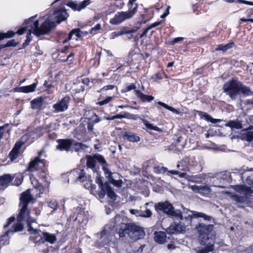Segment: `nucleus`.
<instances>
[{"label": "nucleus", "mask_w": 253, "mask_h": 253, "mask_svg": "<svg viewBox=\"0 0 253 253\" xmlns=\"http://www.w3.org/2000/svg\"><path fill=\"white\" fill-rule=\"evenodd\" d=\"M199 234V240L203 248L197 250V253H210L214 249L215 233L213 230V226L211 224L205 225L199 224L196 227Z\"/></svg>", "instance_id": "f257e3e1"}, {"label": "nucleus", "mask_w": 253, "mask_h": 253, "mask_svg": "<svg viewBox=\"0 0 253 253\" xmlns=\"http://www.w3.org/2000/svg\"><path fill=\"white\" fill-rule=\"evenodd\" d=\"M35 199L30 194V190H28L22 193L20 197V203L19 207H20V212L17 217L18 222L15 224L10 231L6 232V234L8 232H15L22 231L23 229V225L21 222L25 221L27 222L28 226L31 225L30 222L32 220L30 216V211L27 208V206L30 202H33Z\"/></svg>", "instance_id": "f03ea898"}, {"label": "nucleus", "mask_w": 253, "mask_h": 253, "mask_svg": "<svg viewBox=\"0 0 253 253\" xmlns=\"http://www.w3.org/2000/svg\"><path fill=\"white\" fill-rule=\"evenodd\" d=\"M224 92L228 95L232 100L240 98V93L244 96L253 95V92L251 89L243 85L241 83L232 80L226 82L223 86Z\"/></svg>", "instance_id": "7ed1b4c3"}, {"label": "nucleus", "mask_w": 253, "mask_h": 253, "mask_svg": "<svg viewBox=\"0 0 253 253\" xmlns=\"http://www.w3.org/2000/svg\"><path fill=\"white\" fill-rule=\"evenodd\" d=\"M118 233L120 237H124L126 235L133 240L141 238L145 235L142 227L134 223H121L119 225Z\"/></svg>", "instance_id": "20e7f679"}, {"label": "nucleus", "mask_w": 253, "mask_h": 253, "mask_svg": "<svg viewBox=\"0 0 253 253\" xmlns=\"http://www.w3.org/2000/svg\"><path fill=\"white\" fill-rule=\"evenodd\" d=\"M55 26L54 23L49 21L48 19L45 20L40 26L39 21H35L31 25V28L29 30V33L27 36V41L30 42L32 40V38L30 37L31 33L38 37L45 35L48 33Z\"/></svg>", "instance_id": "39448f33"}, {"label": "nucleus", "mask_w": 253, "mask_h": 253, "mask_svg": "<svg viewBox=\"0 0 253 253\" xmlns=\"http://www.w3.org/2000/svg\"><path fill=\"white\" fill-rule=\"evenodd\" d=\"M234 189L240 194L231 195V199L236 203H245L248 196L253 192V190L251 187L245 185H235Z\"/></svg>", "instance_id": "423d86ee"}, {"label": "nucleus", "mask_w": 253, "mask_h": 253, "mask_svg": "<svg viewBox=\"0 0 253 253\" xmlns=\"http://www.w3.org/2000/svg\"><path fill=\"white\" fill-rule=\"evenodd\" d=\"M155 209L157 211H161L167 215L175 216H182V212L180 210H175L172 204L168 201L165 202H159L155 205Z\"/></svg>", "instance_id": "0eeeda50"}, {"label": "nucleus", "mask_w": 253, "mask_h": 253, "mask_svg": "<svg viewBox=\"0 0 253 253\" xmlns=\"http://www.w3.org/2000/svg\"><path fill=\"white\" fill-rule=\"evenodd\" d=\"M98 235H100V239H102V242L105 245H109L113 239L114 232L112 229L110 228L109 226L106 225Z\"/></svg>", "instance_id": "6e6552de"}, {"label": "nucleus", "mask_w": 253, "mask_h": 253, "mask_svg": "<svg viewBox=\"0 0 253 253\" xmlns=\"http://www.w3.org/2000/svg\"><path fill=\"white\" fill-rule=\"evenodd\" d=\"M188 187L194 192L199 193L203 196H207L211 192V186L207 184L198 185L189 184Z\"/></svg>", "instance_id": "1a4fd4ad"}, {"label": "nucleus", "mask_w": 253, "mask_h": 253, "mask_svg": "<svg viewBox=\"0 0 253 253\" xmlns=\"http://www.w3.org/2000/svg\"><path fill=\"white\" fill-rule=\"evenodd\" d=\"M29 231L30 232L31 236L30 239L36 244L43 243V239L42 238V232L40 234V231L34 229L31 225L29 226Z\"/></svg>", "instance_id": "9d476101"}, {"label": "nucleus", "mask_w": 253, "mask_h": 253, "mask_svg": "<svg viewBox=\"0 0 253 253\" xmlns=\"http://www.w3.org/2000/svg\"><path fill=\"white\" fill-rule=\"evenodd\" d=\"M129 18L125 11L117 12L115 16L110 20V23L113 25H117Z\"/></svg>", "instance_id": "9b49d317"}, {"label": "nucleus", "mask_w": 253, "mask_h": 253, "mask_svg": "<svg viewBox=\"0 0 253 253\" xmlns=\"http://www.w3.org/2000/svg\"><path fill=\"white\" fill-rule=\"evenodd\" d=\"M74 140L67 139H59L57 140L58 143L56 146L57 149L63 151L64 150L66 152L69 151L71 146L73 144Z\"/></svg>", "instance_id": "f8f14e48"}, {"label": "nucleus", "mask_w": 253, "mask_h": 253, "mask_svg": "<svg viewBox=\"0 0 253 253\" xmlns=\"http://www.w3.org/2000/svg\"><path fill=\"white\" fill-rule=\"evenodd\" d=\"M69 98L65 97L62 98L60 101L55 104L53 107L57 112H63L67 110L68 107Z\"/></svg>", "instance_id": "ddd939ff"}, {"label": "nucleus", "mask_w": 253, "mask_h": 253, "mask_svg": "<svg viewBox=\"0 0 253 253\" xmlns=\"http://www.w3.org/2000/svg\"><path fill=\"white\" fill-rule=\"evenodd\" d=\"M185 229V227L181 223L174 222L167 228V231L169 234H176L183 232Z\"/></svg>", "instance_id": "4468645a"}, {"label": "nucleus", "mask_w": 253, "mask_h": 253, "mask_svg": "<svg viewBox=\"0 0 253 253\" xmlns=\"http://www.w3.org/2000/svg\"><path fill=\"white\" fill-rule=\"evenodd\" d=\"M136 0H129L127 4L128 10L125 11L129 19L132 18L136 13L138 4L135 3Z\"/></svg>", "instance_id": "2eb2a0df"}, {"label": "nucleus", "mask_w": 253, "mask_h": 253, "mask_svg": "<svg viewBox=\"0 0 253 253\" xmlns=\"http://www.w3.org/2000/svg\"><path fill=\"white\" fill-rule=\"evenodd\" d=\"M54 18L55 19V22H54V24H59L62 21L65 20L68 17V14L66 11L64 9H61L54 12L53 13ZM49 21L50 20H48ZM50 22H51L50 21ZM53 22V21H52ZM56 26V24H55Z\"/></svg>", "instance_id": "dca6fc26"}, {"label": "nucleus", "mask_w": 253, "mask_h": 253, "mask_svg": "<svg viewBox=\"0 0 253 253\" xmlns=\"http://www.w3.org/2000/svg\"><path fill=\"white\" fill-rule=\"evenodd\" d=\"M240 134V138L242 139L246 140L248 141L253 140V126L242 130Z\"/></svg>", "instance_id": "f3484780"}, {"label": "nucleus", "mask_w": 253, "mask_h": 253, "mask_svg": "<svg viewBox=\"0 0 253 253\" xmlns=\"http://www.w3.org/2000/svg\"><path fill=\"white\" fill-rule=\"evenodd\" d=\"M44 153L43 149H42L38 154V156L36 157L33 161L30 162L29 166L27 168V170L33 171L37 169V167L39 165V163L42 162V160L40 159L41 155Z\"/></svg>", "instance_id": "a211bd4d"}, {"label": "nucleus", "mask_w": 253, "mask_h": 253, "mask_svg": "<svg viewBox=\"0 0 253 253\" xmlns=\"http://www.w3.org/2000/svg\"><path fill=\"white\" fill-rule=\"evenodd\" d=\"M100 193L103 196H104L107 194L110 198L114 200L116 199L117 197L115 193L113 190L112 188L108 182H105V188L102 190L100 191Z\"/></svg>", "instance_id": "6ab92c4d"}, {"label": "nucleus", "mask_w": 253, "mask_h": 253, "mask_svg": "<svg viewBox=\"0 0 253 253\" xmlns=\"http://www.w3.org/2000/svg\"><path fill=\"white\" fill-rule=\"evenodd\" d=\"M86 158L87 160L86 165L87 168L91 169L93 172H97L99 168L96 166V161L94 156L87 155Z\"/></svg>", "instance_id": "aec40b11"}, {"label": "nucleus", "mask_w": 253, "mask_h": 253, "mask_svg": "<svg viewBox=\"0 0 253 253\" xmlns=\"http://www.w3.org/2000/svg\"><path fill=\"white\" fill-rule=\"evenodd\" d=\"M124 139H126L128 141L132 142H137L140 141V137L134 133H130L129 132H125L123 135Z\"/></svg>", "instance_id": "412c9836"}, {"label": "nucleus", "mask_w": 253, "mask_h": 253, "mask_svg": "<svg viewBox=\"0 0 253 253\" xmlns=\"http://www.w3.org/2000/svg\"><path fill=\"white\" fill-rule=\"evenodd\" d=\"M42 238L43 243L47 242L51 244H54L57 240L55 234L48 232H42Z\"/></svg>", "instance_id": "4be33fe9"}, {"label": "nucleus", "mask_w": 253, "mask_h": 253, "mask_svg": "<svg viewBox=\"0 0 253 253\" xmlns=\"http://www.w3.org/2000/svg\"><path fill=\"white\" fill-rule=\"evenodd\" d=\"M155 241L160 244H163L167 241V236L165 232L163 231L156 232L154 234Z\"/></svg>", "instance_id": "5701e85b"}, {"label": "nucleus", "mask_w": 253, "mask_h": 253, "mask_svg": "<svg viewBox=\"0 0 253 253\" xmlns=\"http://www.w3.org/2000/svg\"><path fill=\"white\" fill-rule=\"evenodd\" d=\"M15 176H11L9 174H5L0 176V185L7 187L8 184L11 182L13 178Z\"/></svg>", "instance_id": "b1692460"}, {"label": "nucleus", "mask_w": 253, "mask_h": 253, "mask_svg": "<svg viewBox=\"0 0 253 253\" xmlns=\"http://www.w3.org/2000/svg\"><path fill=\"white\" fill-rule=\"evenodd\" d=\"M37 86V83H35L30 85L20 87L18 91L24 93H29L35 91Z\"/></svg>", "instance_id": "393cba45"}, {"label": "nucleus", "mask_w": 253, "mask_h": 253, "mask_svg": "<svg viewBox=\"0 0 253 253\" xmlns=\"http://www.w3.org/2000/svg\"><path fill=\"white\" fill-rule=\"evenodd\" d=\"M136 95L141 100V101L150 102L154 99V97L151 95H147L141 92L138 90H135Z\"/></svg>", "instance_id": "a878e982"}, {"label": "nucleus", "mask_w": 253, "mask_h": 253, "mask_svg": "<svg viewBox=\"0 0 253 253\" xmlns=\"http://www.w3.org/2000/svg\"><path fill=\"white\" fill-rule=\"evenodd\" d=\"M43 100L41 97L37 98L31 101L33 109H41L42 106Z\"/></svg>", "instance_id": "bb28decb"}, {"label": "nucleus", "mask_w": 253, "mask_h": 253, "mask_svg": "<svg viewBox=\"0 0 253 253\" xmlns=\"http://www.w3.org/2000/svg\"><path fill=\"white\" fill-rule=\"evenodd\" d=\"M226 126L230 127L232 129L233 128L240 129L242 127L241 123L236 121H230L228 123Z\"/></svg>", "instance_id": "cd10ccee"}, {"label": "nucleus", "mask_w": 253, "mask_h": 253, "mask_svg": "<svg viewBox=\"0 0 253 253\" xmlns=\"http://www.w3.org/2000/svg\"><path fill=\"white\" fill-rule=\"evenodd\" d=\"M73 145L74 147V150L76 152H79L80 150H85L87 146L81 142H75L74 141Z\"/></svg>", "instance_id": "c85d7f7f"}, {"label": "nucleus", "mask_w": 253, "mask_h": 253, "mask_svg": "<svg viewBox=\"0 0 253 253\" xmlns=\"http://www.w3.org/2000/svg\"><path fill=\"white\" fill-rule=\"evenodd\" d=\"M192 213V216L194 217L199 218L202 217L207 220H210L211 219V217L210 216H208L206 215L205 213L202 212H199L197 211H191Z\"/></svg>", "instance_id": "c756f323"}, {"label": "nucleus", "mask_w": 253, "mask_h": 253, "mask_svg": "<svg viewBox=\"0 0 253 253\" xmlns=\"http://www.w3.org/2000/svg\"><path fill=\"white\" fill-rule=\"evenodd\" d=\"M158 104L176 114H179L180 113L179 112L178 110H177L176 109H175V108H174L171 106H169L162 102L159 101L158 102Z\"/></svg>", "instance_id": "7c9ffc66"}, {"label": "nucleus", "mask_w": 253, "mask_h": 253, "mask_svg": "<svg viewBox=\"0 0 253 253\" xmlns=\"http://www.w3.org/2000/svg\"><path fill=\"white\" fill-rule=\"evenodd\" d=\"M81 31L79 29H75L73 30L69 34L68 38L67 40H65L64 42H66L67 41L70 40L72 38V36L73 34H76L77 37L79 38L81 37V35L80 34Z\"/></svg>", "instance_id": "2f4dec72"}, {"label": "nucleus", "mask_w": 253, "mask_h": 253, "mask_svg": "<svg viewBox=\"0 0 253 253\" xmlns=\"http://www.w3.org/2000/svg\"><path fill=\"white\" fill-rule=\"evenodd\" d=\"M126 32H124L123 27L121 29L120 31L114 32L110 35L111 39H115V38L125 34Z\"/></svg>", "instance_id": "473e14b6"}, {"label": "nucleus", "mask_w": 253, "mask_h": 253, "mask_svg": "<svg viewBox=\"0 0 253 253\" xmlns=\"http://www.w3.org/2000/svg\"><path fill=\"white\" fill-rule=\"evenodd\" d=\"M15 33L12 31H8L6 33H0V40L4 38L12 37L15 35Z\"/></svg>", "instance_id": "72a5a7b5"}, {"label": "nucleus", "mask_w": 253, "mask_h": 253, "mask_svg": "<svg viewBox=\"0 0 253 253\" xmlns=\"http://www.w3.org/2000/svg\"><path fill=\"white\" fill-rule=\"evenodd\" d=\"M144 124L146 127L149 129L155 130L158 131H161L162 129L156 126H153V124H150L148 121H144Z\"/></svg>", "instance_id": "f704fd0d"}, {"label": "nucleus", "mask_w": 253, "mask_h": 253, "mask_svg": "<svg viewBox=\"0 0 253 253\" xmlns=\"http://www.w3.org/2000/svg\"><path fill=\"white\" fill-rule=\"evenodd\" d=\"M94 157L96 160V161H98L99 163L102 164L103 166L107 165L106 164V162L104 159V158L98 154H95Z\"/></svg>", "instance_id": "c9c22d12"}, {"label": "nucleus", "mask_w": 253, "mask_h": 253, "mask_svg": "<svg viewBox=\"0 0 253 253\" xmlns=\"http://www.w3.org/2000/svg\"><path fill=\"white\" fill-rule=\"evenodd\" d=\"M94 157L96 160V161H98L99 163L102 164L103 166L107 165L106 164V162L104 159V158L98 154H95Z\"/></svg>", "instance_id": "e433bc0d"}, {"label": "nucleus", "mask_w": 253, "mask_h": 253, "mask_svg": "<svg viewBox=\"0 0 253 253\" xmlns=\"http://www.w3.org/2000/svg\"><path fill=\"white\" fill-rule=\"evenodd\" d=\"M109 180L110 182L116 187L120 188L122 186L123 182L122 180H116L112 177L109 179Z\"/></svg>", "instance_id": "4c0bfd02"}, {"label": "nucleus", "mask_w": 253, "mask_h": 253, "mask_svg": "<svg viewBox=\"0 0 253 253\" xmlns=\"http://www.w3.org/2000/svg\"><path fill=\"white\" fill-rule=\"evenodd\" d=\"M203 117L205 120H207L208 121L211 122L213 124H215L220 121V120L219 119H215L212 118L211 116L207 114H205L203 116Z\"/></svg>", "instance_id": "58836bf2"}, {"label": "nucleus", "mask_w": 253, "mask_h": 253, "mask_svg": "<svg viewBox=\"0 0 253 253\" xmlns=\"http://www.w3.org/2000/svg\"><path fill=\"white\" fill-rule=\"evenodd\" d=\"M232 44V43H231L226 44L225 45H218L217 47L215 49V50H222L225 51L231 47Z\"/></svg>", "instance_id": "ea45409f"}, {"label": "nucleus", "mask_w": 253, "mask_h": 253, "mask_svg": "<svg viewBox=\"0 0 253 253\" xmlns=\"http://www.w3.org/2000/svg\"><path fill=\"white\" fill-rule=\"evenodd\" d=\"M103 170H104V173L106 175V177L108 178H109V179L110 178H111V177H112V172L110 170V169L106 167V165H105V166H103V168H102Z\"/></svg>", "instance_id": "a19ab883"}, {"label": "nucleus", "mask_w": 253, "mask_h": 253, "mask_svg": "<svg viewBox=\"0 0 253 253\" xmlns=\"http://www.w3.org/2000/svg\"><path fill=\"white\" fill-rule=\"evenodd\" d=\"M19 152L17 150L12 149L9 153V157L11 161L15 160L18 156Z\"/></svg>", "instance_id": "79ce46f5"}, {"label": "nucleus", "mask_w": 253, "mask_h": 253, "mask_svg": "<svg viewBox=\"0 0 253 253\" xmlns=\"http://www.w3.org/2000/svg\"><path fill=\"white\" fill-rule=\"evenodd\" d=\"M83 169H81L79 173V175L78 176L77 180L80 182H84V180L86 178V177L85 176L84 173V172Z\"/></svg>", "instance_id": "37998d69"}, {"label": "nucleus", "mask_w": 253, "mask_h": 253, "mask_svg": "<svg viewBox=\"0 0 253 253\" xmlns=\"http://www.w3.org/2000/svg\"><path fill=\"white\" fill-rule=\"evenodd\" d=\"M96 182L98 184L101 190H102L105 188V183H103L101 178L99 176H97L96 178Z\"/></svg>", "instance_id": "c03bdc74"}, {"label": "nucleus", "mask_w": 253, "mask_h": 253, "mask_svg": "<svg viewBox=\"0 0 253 253\" xmlns=\"http://www.w3.org/2000/svg\"><path fill=\"white\" fill-rule=\"evenodd\" d=\"M90 3L89 0H84L80 5L79 7L78 8V10H80L82 9L85 8L87 5H88Z\"/></svg>", "instance_id": "a18cd8bd"}, {"label": "nucleus", "mask_w": 253, "mask_h": 253, "mask_svg": "<svg viewBox=\"0 0 253 253\" xmlns=\"http://www.w3.org/2000/svg\"><path fill=\"white\" fill-rule=\"evenodd\" d=\"M112 99V97H110V96H108L107 97L106 99L101 101H99L98 104L100 105V106H102V105H103L104 104H107L108 103H109L110 101H111Z\"/></svg>", "instance_id": "49530a36"}, {"label": "nucleus", "mask_w": 253, "mask_h": 253, "mask_svg": "<svg viewBox=\"0 0 253 253\" xmlns=\"http://www.w3.org/2000/svg\"><path fill=\"white\" fill-rule=\"evenodd\" d=\"M22 181V179L21 178V176L20 175L19 176H17L15 178V179H14V181L13 182V184L15 185L18 186L21 184Z\"/></svg>", "instance_id": "de8ad7c7"}, {"label": "nucleus", "mask_w": 253, "mask_h": 253, "mask_svg": "<svg viewBox=\"0 0 253 253\" xmlns=\"http://www.w3.org/2000/svg\"><path fill=\"white\" fill-rule=\"evenodd\" d=\"M129 211L132 214L135 215L136 216H140L142 212V211L135 209H131Z\"/></svg>", "instance_id": "09e8293b"}, {"label": "nucleus", "mask_w": 253, "mask_h": 253, "mask_svg": "<svg viewBox=\"0 0 253 253\" xmlns=\"http://www.w3.org/2000/svg\"><path fill=\"white\" fill-rule=\"evenodd\" d=\"M144 213H145V214H141V215H140V216L143 217L148 218V217H151L152 215V212L149 209H147L144 211Z\"/></svg>", "instance_id": "8fccbe9b"}, {"label": "nucleus", "mask_w": 253, "mask_h": 253, "mask_svg": "<svg viewBox=\"0 0 253 253\" xmlns=\"http://www.w3.org/2000/svg\"><path fill=\"white\" fill-rule=\"evenodd\" d=\"M101 29V25L100 24H97L94 27L92 28L90 31V33L91 34H95V31L99 30Z\"/></svg>", "instance_id": "3c124183"}, {"label": "nucleus", "mask_w": 253, "mask_h": 253, "mask_svg": "<svg viewBox=\"0 0 253 253\" xmlns=\"http://www.w3.org/2000/svg\"><path fill=\"white\" fill-rule=\"evenodd\" d=\"M48 204V206L54 210H55L57 208V203L54 200H51L49 201Z\"/></svg>", "instance_id": "603ef678"}, {"label": "nucleus", "mask_w": 253, "mask_h": 253, "mask_svg": "<svg viewBox=\"0 0 253 253\" xmlns=\"http://www.w3.org/2000/svg\"><path fill=\"white\" fill-rule=\"evenodd\" d=\"M127 113H125V114H118L117 115L114 116L111 118V120H114L116 119H122L127 117L126 115Z\"/></svg>", "instance_id": "864d4df0"}, {"label": "nucleus", "mask_w": 253, "mask_h": 253, "mask_svg": "<svg viewBox=\"0 0 253 253\" xmlns=\"http://www.w3.org/2000/svg\"><path fill=\"white\" fill-rule=\"evenodd\" d=\"M76 85L77 86V88L76 89L77 92H80L81 91H83L84 89V86L82 85V84L80 83H77Z\"/></svg>", "instance_id": "5fc2aeb1"}, {"label": "nucleus", "mask_w": 253, "mask_h": 253, "mask_svg": "<svg viewBox=\"0 0 253 253\" xmlns=\"http://www.w3.org/2000/svg\"><path fill=\"white\" fill-rule=\"evenodd\" d=\"M68 5L74 10H78L79 7V5L73 2H69Z\"/></svg>", "instance_id": "6e6d98bb"}, {"label": "nucleus", "mask_w": 253, "mask_h": 253, "mask_svg": "<svg viewBox=\"0 0 253 253\" xmlns=\"http://www.w3.org/2000/svg\"><path fill=\"white\" fill-rule=\"evenodd\" d=\"M17 44L14 40H11L8 41L5 46H15Z\"/></svg>", "instance_id": "4d7b16f0"}, {"label": "nucleus", "mask_w": 253, "mask_h": 253, "mask_svg": "<svg viewBox=\"0 0 253 253\" xmlns=\"http://www.w3.org/2000/svg\"><path fill=\"white\" fill-rule=\"evenodd\" d=\"M123 30H124V32H126V33H125V34L134 33L137 31V29H131L130 30H128L127 29V28L126 27H123Z\"/></svg>", "instance_id": "13d9d810"}, {"label": "nucleus", "mask_w": 253, "mask_h": 253, "mask_svg": "<svg viewBox=\"0 0 253 253\" xmlns=\"http://www.w3.org/2000/svg\"><path fill=\"white\" fill-rule=\"evenodd\" d=\"M23 144V143L22 142H17L15 144V146L13 149L17 150V151H19V150L20 149Z\"/></svg>", "instance_id": "bf43d9fd"}, {"label": "nucleus", "mask_w": 253, "mask_h": 253, "mask_svg": "<svg viewBox=\"0 0 253 253\" xmlns=\"http://www.w3.org/2000/svg\"><path fill=\"white\" fill-rule=\"evenodd\" d=\"M73 56L74 53H71L69 55L67 56L66 59L63 60L64 61H69V62H72L73 60Z\"/></svg>", "instance_id": "052dcab7"}, {"label": "nucleus", "mask_w": 253, "mask_h": 253, "mask_svg": "<svg viewBox=\"0 0 253 253\" xmlns=\"http://www.w3.org/2000/svg\"><path fill=\"white\" fill-rule=\"evenodd\" d=\"M150 29L149 28H148V27L147 26L146 28H145L143 30V32H142V33L141 34V35L140 36V38H143V37L145 36L147 33V32H148V31H149Z\"/></svg>", "instance_id": "680f3d73"}, {"label": "nucleus", "mask_w": 253, "mask_h": 253, "mask_svg": "<svg viewBox=\"0 0 253 253\" xmlns=\"http://www.w3.org/2000/svg\"><path fill=\"white\" fill-rule=\"evenodd\" d=\"M160 24V22H155V23L150 25L148 27L149 28V29L150 30L153 28H155V27L158 26Z\"/></svg>", "instance_id": "e2e57ef3"}, {"label": "nucleus", "mask_w": 253, "mask_h": 253, "mask_svg": "<svg viewBox=\"0 0 253 253\" xmlns=\"http://www.w3.org/2000/svg\"><path fill=\"white\" fill-rule=\"evenodd\" d=\"M170 8V6H169L166 9L165 12L163 13V15H161V18H164L166 17L169 13V9Z\"/></svg>", "instance_id": "0e129e2a"}, {"label": "nucleus", "mask_w": 253, "mask_h": 253, "mask_svg": "<svg viewBox=\"0 0 253 253\" xmlns=\"http://www.w3.org/2000/svg\"><path fill=\"white\" fill-rule=\"evenodd\" d=\"M136 86L135 84H131L130 85H128L126 87V90L127 91H130L132 89H135V90H136Z\"/></svg>", "instance_id": "69168bd1"}, {"label": "nucleus", "mask_w": 253, "mask_h": 253, "mask_svg": "<svg viewBox=\"0 0 253 253\" xmlns=\"http://www.w3.org/2000/svg\"><path fill=\"white\" fill-rule=\"evenodd\" d=\"M238 1L242 3L253 5V2L252 1H249L244 0H238Z\"/></svg>", "instance_id": "338daca9"}, {"label": "nucleus", "mask_w": 253, "mask_h": 253, "mask_svg": "<svg viewBox=\"0 0 253 253\" xmlns=\"http://www.w3.org/2000/svg\"><path fill=\"white\" fill-rule=\"evenodd\" d=\"M26 31V28L23 27V28H22L20 29H19L16 33L18 34V35H22L23 34H24L25 33V32Z\"/></svg>", "instance_id": "774afa93"}]
</instances>
